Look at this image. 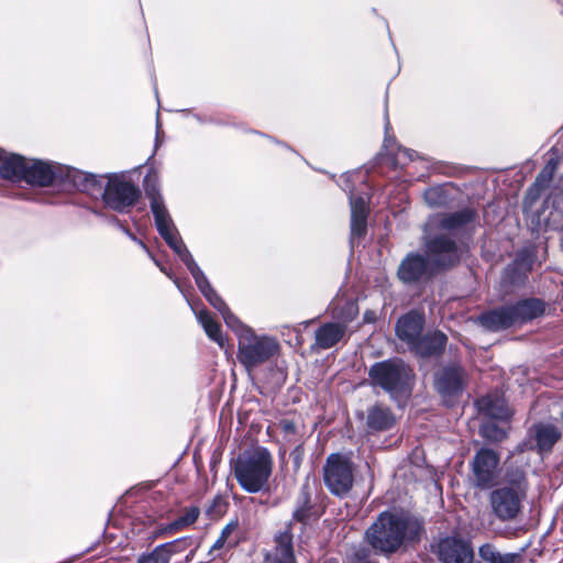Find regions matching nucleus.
<instances>
[{"label": "nucleus", "instance_id": "1", "mask_svg": "<svg viewBox=\"0 0 563 563\" xmlns=\"http://www.w3.org/2000/svg\"><path fill=\"white\" fill-rule=\"evenodd\" d=\"M422 534L423 525L415 516L384 511L367 528L365 539L376 552L393 554L402 547L419 542Z\"/></svg>", "mask_w": 563, "mask_h": 563}, {"label": "nucleus", "instance_id": "2", "mask_svg": "<svg viewBox=\"0 0 563 563\" xmlns=\"http://www.w3.org/2000/svg\"><path fill=\"white\" fill-rule=\"evenodd\" d=\"M231 330L238 336L236 357L241 365L251 373L258 366L272 361L279 354V342L271 335H260L242 321Z\"/></svg>", "mask_w": 563, "mask_h": 563}, {"label": "nucleus", "instance_id": "3", "mask_svg": "<svg viewBox=\"0 0 563 563\" xmlns=\"http://www.w3.org/2000/svg\"><path fill=\"white\" fill-rule=\"evenodd\" d=\"M84 180L85 190H90L96 186L99 189L103 187L101 198L104 206L120 213L129 212L141 198L139 187L123 174H110L107 176L87 174Z\"/></svg>", "mask_w": 563, "mask_h": 563}, {"label": "nucleus", "instance_id": "4", "mask_svg": "<svg viewBox=\"0 0 563 563\" xmlns=\"http://www.w3.org/2000/svg\"><path fill=\"white\" fill-rule=\"evenodd\" d=\"M2 153L0 150V176L3 179L25 181L38 187H47L53 184L56 173L49 163L18 154L2 156Z\"/></svg>", "mask_w": 563, "mask_h": 563}, {"label": "nucleus", "instance_id": "5", "mask_svg": "<svg viewBox=\"0 0 563 563\" xmlns=\"http://www.w3.org/2000/svg\"><path fill=\"white\" fill-rule=\"evenodd\" d=\"M272 468V457L265 449L243 452L232 465L239 485L251 494L258 493L266 486Z\"/></svg>", "mask_w": 563, "mask_h": 563}, {"label": "nucleus", "instance_id": "6", "mask_svg": "<svg viewBox=\"0 0 563 563\" xmlns=\"http://www.w3.org/2000/svg\"><path fill=\"white\" fill-rule=\"evenodd\" d=\"M545 311V303L538 298L519 300L514 305H507L482 313L478 322L489 331H499L514 325L529 322Z\"/></svg>", "mask_w": 563, "mask_h": 563}, {"label": "nucleus", "instance_id": "7", "mask_svg": "<svg viewBox=\"0 0 563 563\" xmlns=\"http://www.w3.org/2000/svg\"><path fill=\"white\" fill-rule=\"evenodd\" d=\"M368 376L375 387H380L394 399L410 394L411 369L400 358L375 363L371 366Z\"/></svg>", "mask_w": 563, "mask_h": 563}, {"label": "nucleus", "instance_id": "8", "mask_svg": "<svg viewBox=\"0 0 563 563\" xmlns=\"http://www.w3.org/2000/svg\"><path fill=\"white\" fill-rule=\"evenodd\" d=\"M528 493V483L520 475L509 484L494 489L489 495L493 514L500 521H511L517 518L522 508V501Z\"/></svg>", "mask_w": 563, "mask_h": 563}, {"label": "nucleus", "instance_id": "9", "mask_svg": "<svg viewBox=\"0 0 563 563\" xmlns=\"http://www.w3.org/2000/svg\"><path fill=\"white\" fill-rule=\"evenodd\" d=\"M435 229L424 224L423 247L428 262L438 268H448L457 264L462 249L449 234L434 233Z\"/></svg>", "mask_w": 563, "mask_h": 563}, {"label": "nucleus", "instance_id": "10", "mask_svg": "<svg viewBox=\"0 0 563 563\" xmlns=\"http://www.w3.org/2000/svg\"><path fill=\"white\" fill-rule=\"evenodd\" d=\"M323 481L335 496L344 497L353 487V465L349 457L333 453L327 457L323 466Z\"/></svg>", "mask_w": 563, "mask_h": 563}, {"label": "nucleus", "instance_id": "11", "mask_svg": "<svg viewBox=\"0 0 563 563\" xmlns=\"http://www.w3.org/2000/svg\"><path fill=\"white\" fill-rule=\"evenodd\" d=\"M467 380V375L461 366L452 364L442 367L435 373L434 387L446 405H452L457 398Z\"/></svg>", "mask_w": 563, "mask_h": 563}, {"label": "nucleus", "instance_id": "12", "mask_svg": "<svg viewBox=\"0 0 563 563\" xmlns=\"http://www.w3.org/2000/svg\"><path fill=\"white\" fill-rule=\"evenodd\" d=\"M432 551L440 563H473L474 550L471 542L455 537L440 539Z\"/></svg>", "mask_w": 563, "mask_h": 563}, {"label": "nucleus", "instance_id": "13", "mask_svg": "<svg viewBox=\"0 0 563 563\" xmlns=\"http://www.w3.org/2000/svg\"><path fill=\"white\" fill-rule=\"evenodd\" d=\"M476 220V212L472 208H464L455 212L440 213L430 217L426 225L435 230L445 231V234H455L468 225L473 224Z\"/></svg>", "mask_w": 563, "mask_h": 563}, {"label": "nucleus", "instance_id": "14", "mask_svg": "<svg viewBox=\"0 0 563 563\" xmlns=\"http://www.w3.org/2000/svg\"><path fill=\"white\" fill-rule=\"evenodd\" d=\"M499 463L498 455L490 449H481L474 456L472 471L475 486L486 488L495 481Z\"/></svg>", "mask_w": 563, "mask_h": 563}, {"label": "nucleus", "instance_id": "15", "mask_svg": "<svg viewBox=\"0 0 563 563\" xmlns=\"http://www.w3.org/2000/svg\"><path fill=\"white\" fill-rule=\"evenodd\" d=\"M191 275L198 289L201 291L207 301L221 313L225 324L230 329L236 325L241 320L230 310L224 300L213 289L201 268L197 269Z\"/></svg>", "mask_w": 563, "mask_h": 563}, {"label": "nucleus", "instance_id": "16", "mask_svg": "<svg viewBox=\"0 0 563 563\" xmlns=\"http://www.w3.org/2000/svg\"><path fill=\"white\" fill-rule=\"evenodd\" d=\"M423 323V316L416 311H410L400 317L396 323L398 339L407 343L411 351L421 336Z\"/></svg>", "mask_w": 563, "mask_h": 563}, {"label": "nucleus", "instance_id": "17", "mask_svg": "<svg viewBox=\"0 0 563 563\" xmlns=\"http://www.w3.org/2000/svg\"><path fill=\"white\" fill-rule=\"evenodd\" d=\"M145 194L150 200V207L154 216L155 225L159 233L175 228L173 219L165 206L164 199L159 189L155 185H146Z\"/></svg>", "mask_w": 563, "mask_h": 563}, {"label": "nucleus", "instance_id": "18", "mask_svg": "<svg viewBox=\"0 0 563 563\" xmlns=\"http://www.w3.org/2000/svg\"><path fill=\"white\" fill-rule=\"evenodd\" d=\"M351 207V240L362 238L366 233L368 207L366 198L350 196Z\"/></svg>", "mask_w": 563, "mask_h": 563}, {"label": "nucleus", "instance_id": "19", "mask_svg": "<svg viewBox=\"0 0 563 563\" xmlns=\"http://www.w3.org/2000/svg\"><path fill=\"white\" fill-rule=\"evenodd\" d=\"M275 548L265 556V563H297L294 554L292 534L280 532L275 539Z\"/></svg>", "mask_w": 563, "mask_h": 563}, {"label": "nucleus", "instance_id": "20", "mask_svg": "<svg viewBox=\"0 0 563 563\" xmlns=\"http://www.w3.org/2000/svg\"><path fill=\"white\" fill-rule=\"evenodd\" d=\"M448 338L441 331H431L421 334L412 351L422 357L439 355L446 345Z\"/></svg>", "mask_w": 563, "mask_h": 563}, {"label": "nucleus", "instance_id": "21", "mask_svg": "<svg viewBox=\"0 0 563 563\" xmlns=\"http://www.w3.org/2000/svg\"><path fill=\"white\" fill-rule=\"evenodd\" d=\"M344 324L327 322L320 325L314 334V345L320 350H328L339 343L345 335Z\"/></svg>", "mask_w": 563, "mask_h": 563}, {"label": "nucleus", "instance_id": "22", "mask_svg": "<svg viewBox=\"0 0 563 563\" xmlns=\"http://www.w3.org/2000/svg\"><path fill=\"white\" fill-rule=\"evenodd\" d=\"M428 268V261L419 254H409L398 268V277L404 283H413L419 280Z\"/></svg>", "mask_w": 563, "mask_h": 563}, {"label": "nucleus", "instance_id": "23", "mask_svg": "<svg viewBox=\"0 0 563 563\" xmlns=\"http://www.w3.org/2000/svg\"><path fill=\"white\" fill-rule=\"evenodd\" d=\"M477 406L481 411L495 420L506 421L511 416V411L508 408L506 400L497 394H490L482 397L477 400Z\"/></svg>", "mask_w": 563, "mask_h": 563}, {"label": "nucleus", "instance_id": "24", "mask_svg": "<svg viewBox=\"0 0 563 563\" xmlns=\"http://www.w3.org/2000/svg\"><path fill=\"white\" fill-rule=\"evenodd\" d=\"M161 236L165 240L168 246L179 256V258L184 262L190 274L195 273L200 267L195 262L190 252L181 241L178 235L177 229L172 228L165 232L159 233Z\"/></svg>", "mask_w": 563, "mask_h": 563}, {"label": "nucleus", "instance_id": "25", "mask_svg": "<svg viewBox=\"0 0 563 563\" xmlns=\"http://www.w3.org/2000/svg\"><path fill=\"white\" fill-rule=\"evenodd\" d=\"M191 308L196 314L198 322L203 328L208 338L216 342L220 349H224L225 338L222 333L221 325L213 319V317L208 310H196L192 306Z\"/></svg>", "mask_w": 563, "mask_h": 563}, {"label": "nucleus", "instance_id": "26", "mask_svg": "<svg viewBox=\"0 0 563 563\" xmlns=\"http://www.w3.org/2000/svg\"><path fill=\"white\" fill-rule=\"evenodd\" d=\"M533 435L538 446V451L543 453H549L555 442L560 438V431L556 427L549 423H540L534 426Z\"/></svg>", "mask_w": 563, "mask_h": 563}, {"label": "nucleus", "instance_id": "27", "mask_svg": "<svg viewBox=\"0 0 563 563\" xmlns=\"http://www.w3.org/2000/svg\"><path fill=\"white\" fill-rule=\"evenodd\" d=\"M366 423L372 430L385 431L394 426L395 417L388 408L376 405L368 409Z\"/></svg>", "mask_w": 563, "mask_h": 563}, {"label": "nucleus", "instance_id": "28", "mask_svg": "<svg viewBox=\"0 0 563 563\" xmlns=\"http://www.w3.org/2000/svg\"><path fill=\"white\" fill-rule=\"evenodd\" d=\"M478 554L486 563H515L517 555L514 553H500L493 544L485 543L479 547Z\"/></svg>", "mask_w": 563, "mask_h": 563}, {"label": "nucleus", "instance_id": "29", "mask_svg": "<svg viewBox=\"0 0 563 563\" xmlns=\"http://www.w3.org/2000/svg\"><path fill=\"white\" fill-rule=\"evenodd\" d=\"M200 516V509L197 506H191L184 510V514L174 521L169 522L165 528V532H176L184 528L194 525Z\"/></svg>", "mask_w": 563, "mask_h": 563}, {"label": "nucleus", "instance_id": "30", "mask_svg": "<svg viewBox=\"0 0 563 563\" xmlns=\"http://www.w3.org/2000/svg\"><path fill=\"white\" fill-rule=\"evenodd\" d=\"M390 143L391 140L386 137L384 141V147L388 152V156H393L390 163L394 168L402 167L407 162L415 159L416 153L413 151L405 147H398L397 152H394Z\"/></svg>", "mask_w": 563, "mask_h": 563}, {"label": "nucleus", "instance_id": "31", "mask_svg": "<svg viewBox=\"0 0 563 563\" xmlns=\"http://www.w3.org/2000/svg\"><path fill=\"white\" fill-rule=\"evenodd\" d=\"M310 493L309 485H302L297 499V507L292 514V518L299 522H305L310 516Z\"/></svg>", "mask_w": 563, "mask_h": 563}, {"label": "nucleus", "instance_id": "32", "mask_svg": "<svg viewBox=\"0 0 563 563\" xmlns=\"http://www.w3.org/2000/svg\"><path fill=\"white\" fill-rule=\"evenodd\" d=\"M238 529V521H231L229 522L221 531L219 538L216 540L213 545L211 547V551H217L225 545L228 548H233L238 543V538H231V536Z\"/></svg>", "mask_w": 563, "mask_h": 563}, {"label": "nucleus", "instance_id": "33", "mask_svg": "<svg viewBox=\"0 0 563 563\" xmlns=\"http://www.w3.org/2000/svg\"><path fill=\"white\" fill-rule=\"evenodd\" d=\"M424 201L432 208L444 207L449 203L450 197L443 187L428 188L423 194Z\"/></svg>", "mask_w": 563, "mask_h": 563}, {"label": "nucleus", "instance_id": "34", "mask_svg": "<svg viewBox=\"0 0 563 563\" xmlns=\"http://www.w3.org/2000/svg\"><path fill=\"white\" fill-rule=\"evenodd\" d=\"M527 274L528 272L511 263L505 268L503 283L505 285L519 286L525 283Z\"/></svg>", "mask_w": 563, "mask_h": 563}, {"label": "nucleus", "instance_id": "35", "mask_svg": "<svg viewBox=\"0 0 563 563\" xmlns=\"http://www.w3.org/2000/svg\"><path fill=\"white\" fill-rule=\"evenodd\" d=\"M481 434L494 442H500L507 437V432L504 428L498 427L494 421L484 423L481 427Z\"/></svg>", "mask_w": 563, "mask_h": 563}, {"label": "nucleus", "instance_id": "36", "mask_svg": "<svg viewBox=\"0 0 563 563\" xmlns=\"http://www.w3.org/2000/svg\"><path fill=\"white\" fill-rule=\"evenodd\" d=\"M173 547L172 543H164L155 548V550L141 560V563H168L170 556L167 550Z\"/></svg>", "mask_w": 563, "mask_h": 563}, {"label": "nucleus", "instance_id": "37", "mask_svg": "<svg viewBox=\"0 0 563 563\" xmlns=\"http://www.w3.org/2000/svg\"><path fill=\"white\" fill-rule=\"evenodd\" d=\"M358 314V307L354 301H346L340 312L338 313V317L340 321L338 323L344 324L345 329L347 328V324L353 321L356 316Z\"/></svg>", "mask_w": 563, "mask_h": 563}, {"label": "nucleus", "instance_id": "38", "mask_svg": "<svg viewBox=\"0 0 563 563\" xmlns=\"http://www.w3.org/2000/svg\"><path fill=\"white\" fill-rule=\"evenodd\" d=\"M558 165L559 161L556 158H550L542 168V170L540 172V174L538 175L536 180L539 181V184L543 185L544 187H549L553 178V175L558 168Z\"/></svg>", "mask_w": 563, "mask_h": 563}, {"label": "nucleus", "instance_id": "39", "mask_svg": "<svg viewBox=\"0 0 563 563\" xmlns=\"http://www.w3.org/2000/svg\"><path fill=\"white\" fill-rule=\"evenodd\" d=\"M532 262L531 254L525 250L516 254L512 264L529 273L532 268Z\"/></svg>", "mask_w": 563, "mask_h": 563}, {"label": "nucleus", "instance_id": "40", "mask_svg": "<svg viewBox=\"0 0 563 563\" xmlns=\"http://www.w3.org/2000/svg\"><path fill=\"white\" fill-rule=\"evenodd\" d=\"M547 187L539 184V181H534L533 185L528 189L526 200H529L530 203L534 202L541 195V191Z\"/></svg>", "mask_w": 563, "mask_h": 563}, {"label": "nucleus", "instance_id": "41", "mask_svg": "<svg viewBox=\"0 0 563 563\" xmlns=\"http://www.w3.org/2000/svg\"><path fill=\"white\" fill-rule=\"evenodd\" d=\"M170 543L173 544V547L167 550V553L169 556H172V554H174L176 552L181 551V547L185 543V539H178V540L172 541Z\"/></svg>", "mask_w": 563, "mask_h": 563}, {"label": "nucleus", "instance_id": "42", "mask_svg": "<svg viewBox=\"0 0 563 563\" xmlns=\"http://www.w3.org/2000/svg\"><path fill=\"white\" fill-rule=\"evenodd\" d=\"M123 231L126 233V235H128L130 239H132L133 241L137 242V243H139V244H140V245L145 250V251H147V252H148V250H147L146 245H145L142 241L137 240V239H136V236H135L134 234H132V233H131L129 230H126V229H123Z\"/></svg>", "mask_w": 563, "mask_h": 563}, {"label": "nucleus", "instance_id": "43", "mask_svg": "<svg viewBox=\"0 0 563 563\" xmlns=\"http://www.w3.org/2000/svg\"><path fill=\"white\" fill-rule=\"evenodd\" d=\"M364 317H365V320H366V321H369V320H371V314H369L368 312H366Z\"/></svg>", "mask_w": 563, "mask_h": 563}, {"label": "nucleus", "instance_id": "44", "mask_svg": "<svg viewBox=\"0 0 563 563\" xmlns=\"http://www.w3.org/2000/svg\"><path fill=\"white\" fill-rule=\"evenodd\" d=\"M161 272H164L169 278H172L170 274H168L163 267H161Z\"/></svg>", "mask_w": 563, "mask_h": 563}, {"label": "nucleus", "instance_id": "45", "mask_svg": "<svg viewBox=\"0 0 563 563\" xmlns=\"http://www.w3.org/2000/svg\"><path fill=\"white\" fill-rule=\"evenodd\" d=\"M174 284H176V286H177L178 288H180V286H179V284H178V282H177L176 279H174Z\"/></svg>", "mask_w": 563, "mask_h": 563}]
</instances>
